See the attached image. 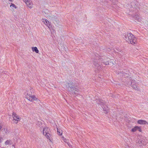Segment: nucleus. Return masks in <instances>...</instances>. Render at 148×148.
Masks as SVG:
<instances>
[{
	"mask_svg": "<svg viewBox=\"0 0 148 148\" xmlns=\"http://www.w3.org/2000/svg\"><path fill=\"white\" fill-rule=\"evenodd\" d=\"M32 91L31 88L27 89L24 93L25 97L30 101H37L38 99L37 98L35 95H31L32 94Z\"/></svg>",
	"mask_w": 148,
	"mask_h": 148,
	"instance_id": "1",
	"label": "nucleus"
},
{
	"mask_svg": "<svg viewBox=\"0 0 148 148\" xmlns=\"http://www.w3.org/2000/svg\"><path fill=\"white\" fill-rule=\"evenodd\" d=\"M125 40L129 43L134 45L136 43V39L134 36L130 33H127L124 35Z\"/></svg>",
	"mask_w": 148,
	"mask_h": 148,
	"instance_id": "2",
	"label": "nucleus"
},
{
	"mask_svg": "<svg viewBox=\"0 0 148 148\" xmlns=\"http://www.w3.org/2000/svg\"><path fill=\"white\" fill-rule=\"evenodd\" d=\"M96 56V58H95V60L94 61V64L95 66V68L98 69H100V68H101V64L99 62L100 61H102V59L103 60L102 58H99L98 57H97V56ZM103 61V63L105 65H108L109 64L108 61L107 60H102Z\"/></svg>",
	"mask_w": 148,
	"mask_h": 148,
	"instance_id": "3",
	"label": "nucleus"
},
{
	"mask_svg": "<svg viewBox=\"0 0 148 148\" xmlns=\"http://www.w3.org/2000/svg\"><path fill=\"white\" fill-rule=\"evenodd\" d=\"M37 125L40 127V130L43 135L46 136V125L43 122L38 121Z\"/></svg>",
	"mask_w": 148,
	"mask_h": 148,
	"instance_id": "4",
	"label": "nucleus"
},
{
	"mask_svg": "<svg viewBox=\"0 0 148 148\" xmlns=\"http://www.w3.org/2000/svg\"><path fill=\"white\" fill-rule=\"evenodd\" d=\"M12 121L13 123L17 124L21 119V118L16 113L13 112L12 114Z\"/></svg>",
	"mask_w": 148,
	"mask_h": 148,
	"instance_id": "5",
	"label": "nucleus"
},
{
	"mask_svg": "<svg viewBox=\"0 0 148 148\" xmlns=\"http://www.w3.org/2000/svg\"><path fill=\"white\" fill-rule=\"evenodd\" d=\"M74 84L73 82H69L68 84V87H67V88L68 90L69 91H73L74 93L76 94L78 92L77 90L75 89L74 90Z\"/></svg>",
	"mask_w": 148,
	"mask_h": 148,
	"instance_id": "6",
	"label": "nucleus"
},
{
	"mask_svg": "<svg viewBox=\"0 0 148 148\" xmlns=\"http://www.w3.org/2000/svg\"><path fill=\"white\" fill-rule=\"evenodd\" d=\"M140 139L138 138V143L140 145V144H142L143 145H145L147 143L148 141L146 138L144 136H140Z\"/></svg>",
	"mask_w": 148,
	"mask_h": 148,
	"instance_id": "7",
	"label": "nucleus"
},
{
	"mask_svg": "<svg viewBox=\"0 0 148 148\" xmlns=\"http://www.w3.org/2000/svg\"><path fill=\"white\" fill-rule=\"evenodd\" d=\"M23 1L29 8L31 9L33 8V4L31 0H23Z\"/></svg>",
	"mask_w": 148,
	"mask_h": 148,
	"instance_id": "8",
	"label": "nucleus"
},
{
	"mask_svg": "<svg viewBox=\"0 0 148 148\" xmlns=\"http://www.w3.org/2000/svg\"><path fill=\"white\" fill-rule=\"evenodd\" d=\"M97 97L96 98V99L97 100V101H96V102L98 104H100L101 105H103H103L104 104V101L103 100H102L101 99H97ZM103 108V110H105L106 111V112H107L108 111V109H106L105 108V107H104V108L103 107V106L102 107Z\"/></svg>",
	"mask_w": 148,
	"mask_h": 148,
	"instance_id": "9",
	"label": "nucleus"
},
{
	"mask_svg": "<svg viewBox=\"0 0 148 148\" xmlns=\"http://www.w3.org/2000/svg\"><path fill=\"white\" fill-rule=\"evenodd\" d=\"M47 26L51 31L52 34L55 33V31L53 29V27L49 21L47 20Z\"/></svg>",
	"mask_w": 148,
	"mask_h": 148,
	"instance_id": "10",
	"label": "nucleus"
},
{
	"mask_svg": "<svg viewBox=\"0 0 148 148\" xmlns=\"http://www.w3.org/2000/svg\"><path fill=\"white\" fill-rule=\"evenodd\" d=\"M47 139H49V141L52 142L53 141V139L52 138V136L50 134L49 132H47Z\"/></svg>",
	"mask_w": 148,
	"mask_h": 148,
	"instance_id": "11",
	"label": "nucleus"
},
{
	"mask_svg": "<svg viewBox=\"0 0 148 148\" xmlns=\"http://www.w3.org/2000/svg\"><path fill=\"white\" fill-rule=\"evenodd\" d=\"M137 123H138L141 125H144L147 124L148 125V123L146 121L142 120H140L138 121Z\"/></svg>",
	"mask_w": 148,
	"mask_h": 148,
	"instance_id": "12",
	"label": "nucleus"
},
{
	"mask_svg": "<svg viewBox=\"0 0 148 148\" xmlns=\"http://www.w3.org/2000/svg\"><path fill=\"white\" fill-rule=\"evenodd\" d=\"M129 72L127 73H125L123 71L120 72L119 74L120 75L124 76L125 77H128L129 76Z\"/></svg>",
	"mask_w": 148,
	"mask_h": 148,
	"instance_id": "13",
	"label": "nucleus"
},
{
	"mask_svg": "<svg viewBox=\"0 0 148 148\" xmlns=\"http://www.w3.org/2000/svg\"><path fill=\"white\" fill-rule=\"evenodd\" d=\"M133 16L137 21L138 22H140L142 21V18H140V16L138 15H133Z\"/></svg>",
	"mask_w": 148,
	"mask_h": 148,
	"instance_id": "14",
	"label": "nucleus"
},
{
	"mask_svg": "<svg viewBox=\"0 0 148 148\" xmlns=\"http://www.w3.org/2000/svg\"><path fill=\"white\" fill-rule=\"evenodd\" d=\"M31 48L33 52H35L36 53H39V51L36 47H32Z\"/></svg>",
	"mask_w": 148,
	"mask_h": 148,
	"instance_id": "15",
	"label": "nucleus"
},
{
	"mask_svg": "<svg viewBox=\"0 0 148 148\" xmlns=\"http://www.w3.org/2000/svg\"><path fill=\"white\" fill-rule=\"evenodd\" d=\"M10 7L12 11H14V9H16L17 8V7L13 3H11Z\"/></svg>",
	"mask_w": 148,
	"mask_h": 148,
	"instance_id": "16",
	"label": "nucleus"
},
{
	"mask_svg": "<svg viewBox=\"0 0 148 148\" xmlns=\"http://www.w3.org/2000/svg\"><path fill=\"white\" fill-rule=\"evenodd\" d=\"M12 141L10 139L7 140L5 142L4 144L6 146L11 144Z\"/></svg>",
	"mask_w": 148,
	"mask_h": 148,
	"instance_id": "17",
	"label": "nucleus"
},
{
	"mask_svg": "<svg viewBox=\"0 0 148 148\" xmlns=\"http://www.w3.org/2000/svg\"><path fill=\"white\" fill-rule=\"evenodd\" d=\"M132 87L135 90H136L138 91H140V89L139 88H138V86L136 85L133 84V85L132 86Z\"/></svg>",
	"mask_w": 148,
	"mask_h": 148,
	"instance_id": "18",
	"label": "nucleus"
},
{
	"mask_svg": "<svg viewBox=\"0 0 148 148\" xmlns=\"http://www.w3.org/2000/svg\"><path fill=\"white\" fill-rule=\"evenodd\" d=\"M58 134V135H61L62 134V130L60 129L57 128Z\"/></svg>",
	"mask_w": 148,
	"mask_h": 148,
	"instance_id": "19",
	"label": "nucleus"
},
{
	"mask_svg": "<svg viewBox=\"0 0 148 148\" xmlns=\"http://www.w3.org/2000/svg\"><path fill=\"white\" fill-rule=\"evenodd\" d=\"M138 129V127L137 126H135L132 129V132H135L136 130H137Z\"/></svg>",
	"mask_w": 148,
	"mask_h": 148,
	"instance_id": "20",
	"label": "nucleus"
},
{
	"mask_svg": "<svg viewBox=\"0 0 148 148\" xmlns=\"http://www.w3.org/2000/svg\"><path fill=\"white\" fill-rule=\"evenodd\" d=\"M135 80L134 79H133V80H132L131 81V84H130V86L131 85H133V84H136L135 82Z\"/></svg>",
	"mask_w": 148,
	"mask_h": 148,
	"instance_id": "21",
	"label": "nucleus"
},
{
	"mask_svg": "<svg viewBox=\"0 0 148 148\" xmlns=\"http://www.w3.org/2000/svg\"><path fill=\"white\" fill-rule=\"evenodd\" d=\"M42 21L43 22L44 24L46 25V20L45 19L42 18Z\"/></svg>",
	"mask_w": 148,
	"mask_h": 148,
	"instance_id": "22",
	"label": "nucleus"
},
{
	"mask_svg": "<svg viewBox=\"0 0 148 148\" xmlns=\"http://www.w3.org/2000/svg\"><path fill=\"white\" fill-rule=\"evenodd\" d=\"M48 17L49 18V19H50L51 20H53L54 19V17L53 16H48Z\"/></svg>",
	"mask_w": 148,
	"mask_h": 148,
	"instance_id": "23",
	"label": "nucleus"
},
{
	"mask_svg": "<svg viewBox=\"0 0 148 148\" xmlns=\"http://www.w3.org/2000/svg\"><path fill=\"white\" fill-rule=\"evenodd\" d=\"M3 138L2 137H0V143H1L2 142V140Z\"/></svg>",
	"mask_w": 148,
	"mask_h": 148,
	"instance_id": "24",
	"label": "nucleus"
},
{
	"mask_svg": "<svg viewBox=\"0 0 148 148\" xmlns=\"http://www.w3.org/2000/svg\"><path fill=\"white\" fill-rule=\"evenodd\" d=\"M138 130V131H139V132H140L141 131V129H140V128L138 127V130Z\"/></svg>",
	"mask_w": 148,
	"mask_h": 148,
	"instance_id": "25",
	"label": "nucleus"
},
{
	"mask_svg": "<svg viewBox=\"0 0 148 148\" xmlns=\"http://www.w3.org/2000/svg\"><path fill=\"white\" fill-rule=\"evenodd\" d=\"M2 128V125L0 124V131L1 130V129Z\"/></svg>",
	"mask_w": 148,
	"mask_h": 148,
	"instance_id": "26",
	"label": "nucleus"
},
{
	"mask_svg": "<svg viewBox=\"0 0 148 148\" xmlns=\"http://www.w3.org/2000/svg\"><path fill=\"white\" fill-rule=\"evenodd\" d=\"M42 14H43V15H45V14H46V13H45V11H43L42 12Z\"/></svg>",
	"mask_w": 148,
	"mask_h": 148,
	"instance_id": "27",
	"label": "nucleus"
},
{
	"mask_svg": "<svg viewBox=\"0 0 148 148\" xmlns=\"http://www.w3.org/2000/svg\"><path fill=\"white\" fill-rule=\"evenodd\" d=\"M9 1L12 2V0H8Z\"/></svg>",
	"mask_w": 148,
	"mask_h": 148,
	"instance_id": "28",
	"label": "nucleus"
},
{
	"mask_svg": "<svg viewBox=\"0 0 148 148\" xmlns=\"http://www.w3.org/2000/svg\"><path fill=\"white\" fill-rule=\"evenodd\" d=\"M12 147H14V148H15V147H14V145H12Z\"/></svg>",
	"mask_w": 148,
	"mask_h": 148,
	"instance_id": "29",
	"label": "nucleus"
},
{
	"mask_svg": "<svg viewBox=\"0 0 148 148\" xmlns=\"http://www.w3.org/2000/svg\"><path fill=\"white\" fill-rule=\"evenodd\" d=\"M48 129V128H47V131Z\"/></svg>",
	"mask_w": 148,
	"mask_h": 148,
	"instance_id": "30",
	"label": "nucleus"
}]
</instances>
